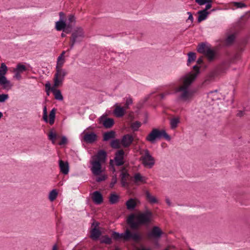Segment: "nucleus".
I'll use <instances>...</instances> for the list:
<instances>
[{
    "instance_id": "1",
    "label": "nucleus",
    "mask_w": 250,
    "mask_h": 250,
    "mask_svg": "<svg viewBox=\"0 0 250 250\" xmlns=\"http://www.w3.org/2000/svg\"><path fill=\"white\" fill-rule=\"evenodd\" d=\"M193 68L195 72L182 76L180 79L181 85L175 89V92L178 93V100L183 102H189L193 97V93L189 87L199 73V67L194 65Z\"/></svg>"
},
{
    "instance_id": "2",
    "label": "nucleus",
    "mask_w": 250,
    "mask_h": 250,
    "mask_svg": "<svg viewBox=\"0 0 250 250\" xmlns=\"http://www.w3.org/2000/svg\"><path fill=\"white\" fill-rule=\"evenodd\" d=\"M152 212L149 210L140 212L137 215L132 213L127 218V223L133 229H137L140 226H147L151 222Z\"/></svg>"
},
{
    "instance_id": "3",
    "label": "nucleus",
    "mask_w": 250,
    "mask_h": 250,
    "mask_svg": "<svg viewBox=\"0 0 250 250\" xmlns=\"http://www.w3.org/2000/svg\"><path fill=\"white\" fill-rule=\"evenodd\" d=\"M84 37L85 35L83 29L80 26L76 27L72 31L70 39V49L67 51L73 49L75 44L80 43L83 41Z\"/></svg>"
},
{
    "instance_id": "4",
    "label": "nucleus",
    "mask_w": 250,
    "mask_h": 250,
    "mask_svg": "<svg viewBox=\"0 0 250 250\" xmlns=\"http://www.w3.org/2000/svg\"><path fill=\"white\" fill-rule=\"evenodd\" d=\"M162 137L164 138L167 141H170L171 139L170 136L165 130H159L157 128H154L146 136V140L152 144H154L155 143L156 140H160Z\"/></svg>"
},
{
    "instance_id": "5",
    "label": "nucleus",
    "mask_w": 250,
    "mask_h": 250,
    "mask_svg": "<svg viewBox=\"0 0 250 250\" xmlns=\"http://www.w3.org/2000/svg\"><path fill=\"white\" fill-rule=\"evenodd\" d=\"M141 157L140 161L143 165L146 168H151L155 163V159L150 154L148 149H145L140 152Z\"/></svg>"
},
{
    "instance_id": "6",
    "label": "nucleus",
    "mask_w": 250,
    "mask_h": 250,
    "mask_svg": "<svg viewBox=\"0 0 250 250\" xmlns=\"http://www.w3.org/2000/svg\"><path fill=\"white\" fill-rule=\"evenodd\" d=\"M7 70L6 64L2 63L0 66V85L2 86L3 89L9 90L12 88L13 84L5 77Z\"/></svg>"
},
{
    "instance_id": "7",
    "label": "nucleus",
    "mask_w": 250,
    "mask_h": 250,
    "mask_svg": "<svg viewBox=\"0 0 250 250\" xmlns=\"http://www.w3.org/2000/svg\"><path fill=\"white\" fill-rule=\"evenodd\" d=\"M56 72L54 75L53 81L55 87H58L62 85L65 77L67 74V72L62 68H55Z\"/></svg>"
},
{
    "instance_id": "8",
    "label": "nucleus",
    "mask_w": 250,
    "mask_h": 250,
    "mask_svg": "<svg viewBox=\"0 0 250 250\" xmlns=\"http://www.w3.org/2000/svg\"><path fill=\"white\" fill-rule=\"evenodd\" d=\"M142 237L138 231H131L127 229L124 232V240L125 241H133L138 242L142 240Z\"/></svg>"
},
{
    "instance_id": "9",
    "label": "nucleus",
    "mask_w": 250,
    "mask_h": 250,
    "mask_svg": "<svg viewBox=\"0 0 250 250\" xmlns=\"http://www.w3.org/2000/svg\"><path fill=\"white\" fill-rule=\"evenodd\" d=\"M125 154V152L123 150L121 149L117 151L115 153V156L114 157V160H110V166H111L112 170L113 171H115V168L114 167L113 163L114 161L115 163V165L117 166H121L124 165V156Z\"/></svg>"
},
{
    "instance_id": "10",
    "label": "nucleus",
    "mask_w": 250,
    "mask_h": 250,
    "mask_svg": "<svg viewBox=\"0 0 250 250\" xmlns=\"http://www.w3.org/2000/svg\"><path fill=\"white\" fill-rule=\"evenodd\" d=\"M163 233V231L159 227L157 226H154L152 228L151 230L148 233L147 237L149 239H159L162 236Z\"/></svg>"
},
{
    "instance_id": "11",
    "label": "nucleus",
    "mask_w": 250,
    "mask_h": 250,
    "mask_svg": "<svg viewBox=\"0 0 250 250\" xmlns=\"http://www.w3.org/2000/svg\"><path fill=\"white\" fill-rule=\"evenodd\" d=\"M106 115H103L99 118V121L103 124L105 128H110L114 124V120L112 118H106Z\"/></svg>"
},
{
    "instance_id": "12",
    "label": "nucleus",
    "mask_w": 250,
    "mask_h": 250,
    "mask_svg": "<svg viewBox=\"0 0 250 250\" xmlns=\"http://www.w3.org/2000/svg\"><path fill=\"white\" fill-rule=\"evenodd\" d=\"M92 165L91 170L92 173L94 175H99L103 172L102 163H99V161H92L91 162Z\"/></svg>"
},
{
    "instance_id": "13",
    "label": "nucleus",
    "mask_w": 250,
    "mask_h": 250,
    "mask_svg": "<svg viewBox=\"0 0 250 250\" xmlns=\"http://www.w3.org/2000/svg\"><path fill=\"white\" fill-rule=\"evenodd\" d=\"M97 137L94 132L86 133L83 136V140L87 144H93L97 140Z\"/></svg>"
},
{
    "instance_id": "14",
    "label": "nucleus",
    "mask_w": 250,
    "mask_h": 250,
    "mask_svg": "<svg viewBox=\"0 0 250 250\" xmlns=\"http://www.w3.org/2000/svg\"><path fill=\"white\" fill-rule=\"evenodd\" d=\"M133 140L132 136L127 134L123 137L121 143L124 147H127L132 144Z\"/></svg>"
},
{
    "instance_id": "15",
    "label": "nucleus",
    "mask_w": 250,
    "mask_h": 250,
    "mask_svg": "<svg viewBox=\"0 0 250 250\" xmlns=\"http://www.w3.org/2000/svg\"><path fill=\"white\" fill-rule=\"evenodd\" d=\"M129 176V174L125 170V168L123 167L121 170V173L120 174L121 182L123 187H125L128 186V184L127 182V179Z\"/></svg>"
},
{
    "instance_id": "16",
    "label": "nucleus",
    "mask_w": 250,
    "mask_h": 250,
    "mask_svg": "<svg viewBox=\"0 0 250 250\" xmlns=\"http://www.w3.org/2000/svg\"><path fill=\"white\" fill-rule=\"evenodd\" d=\"M107 157V153L104 150H99L96 155V160L95 161H99V163L104 164L105 162Z\"/></svg>"
},
{
    "instance_id": "17",
    "label": "nucleus",
    "mask_w": 250,
    "mask_h": 250,
    "mask_svg": "<svg viewBox=\"0 0 250 250\" xmlns=\"http://www.w3.org/2000/svg\"><path fill=\"white\" fill-rule=\"evenodd\" d=\"M92 199L93 201L97 205H100L103 202V196L99 191H95L93 193Z\"/></svg>"
},
{
    "instance_id": "18",
    "label": "nucleus",
    "mask_w": 250,
    "mask_h": 250,
    "mask_svg": "<svg viewBox=\"0 0 250 250\" xmlns=\"http://www.w3.org/2000/svg\"><path fill=\"white\" fill-rule=\"evenodd\" d=\"M59 167L60 171L63 174H67L69 172V165L67 162H64L62 160H59Z\"/></svg>"
},
{
    "instance_id": "19",
    "label": "nucleus",
    "mask_w": 250,
    "mask_h": 250,
    "mask_svg": "<svg viewBox=\"0 0 250 250\" xmlns=\"http://www.w3.org/2000/svg\"><path fill=\"white\" fill-rule=\"evenodd\" d=\"M125 109L123 107L116 104L113 113L117 117H122L125 115Z\"/></svg>"
},
{
    "instance_id": "20",
    "label": "nucleus",
    "mask_w": 250,
    "mask_h": 250,
    "mask_svg": "<svg viewBox=\"0 0 250 250\" xmlns=\"http://www.w3.org/2000/svg\"><path fill=\"white\" fill-rule=\"evenodd\" d=\"M208 97L212 101H215L221 99L222 95L220 93H218V91L217 90H215L208 92Z\"/></svg>"
},
{
    "instance_id": "21",
    "label": "nucleus",
    "mask_w": 250,
    "mask_h": 250,
    "mask_svg": "<svg viewBox=\"0 0 250 250\" xmlns=\"http://www.w3.org/2000/svg\"><path fill=\"white\" fill-rule=\"evenodd\" d=\"M137 200L134 198H130L128 200L125 205L126 208L128 210H134L137 206Z\"/></svg>"
},
{
    "instance_id": "22",
    "label": "nucleus",
    "mask_w": 250,
    "mask_h": 250,
    "mask_svg": "<svg viewBox=\"0 0 250 250\" xmlns=\"http://www.w3.org/2000/svg\"><path fill=\"white\" fill-rule=\"evenodd\" d=\"M56 87L54 85L52 87L51 91L53 93L55 99L59 101H62L63 99L61 91L59 89H56Z\"/></svg>"
},
{
    "instance_id": "23",
    "label": "nucleus",
    "mask_w": 250,
    "mask_h": 250,
    "mask_svg": "<svg viewBox=\"0 0 250 250\" xmlns=\"http://www.w3.org/2000/svg\"><path fill=\"white\" fill-rule=\"evenodd\" d=\"M115 137V132L113 130H111L105 132L103 135V141H107L110 139H113Z\"/></svg>"
},
{
    "instance_id": "24",
    "label": "nucleus",
    "mask_w": 250,
    "mask_h": 250,
    "mask_svg": "<svg viewBox=\"0 0 250 250\" xmlns=\"http://www.w3.org/2000/svg\"><path fill=\"white\" fill-rule=\"evenodd\" d=\"M198 13L199 15L198 18V22H200L207 19L208 15L209 14V12L202 10L199 11Z\"/></svg>"
},
{
    "instance_id": "25",
    "label": "nucleus",
    "mask_w": 250,
    "mask_h": 250,
    "mask_svg": "<svg viewBox=\"0 0 250 250\" xmlns=\"http://www.w3.org/2000/svg\"><path fill=\"white\" fill-rule=\"evenodd\" d=\"M146 197V200L152 204L157 203L158 202V200L156 198V197L153 195H152L150 193L146 190L145 192Z\"/></svg>"
},
{
    "instance_id": "26",
    "label": "nucleus",
    "mask_w": 250,
    "mask_h": 250,
    "mask_svg": "<svg viewBox=\"0 0 250 250\" xmlns=\"http://www.w3.org/2000/svg\"><path fill=\"white\" fill-rule=\"evenodd\" d=\"M209 62L212 61L215 57L214 51L210 48L207 49L206 52L204 54Z\"/></svg>"
},
{
    "instance_id": "27",
    "label": "nucleus",
    "mask_w": 250,
    "mask_h": 250,
    "mask_svg": "<svg viewBox=\"0 0 250 250\" xmlns=\"http://www.w3.org/2000/svg\"><path fill=\"white\" fill-rule=\"evenodd\" d=\"M134 183L137 184L139 182H142L143 183H146V178L145 177L142 176L139 173H137L135 174L134 176Z\"/></svg>"
},
{
    "instance_id": "28",
    "label": "nucleus",
    "mask_w": 250,
    "mask_h": 250,
    "mask_svg": "<svg viewBox=\"0 0 250 250\" xmlns=\"http://www.w3.org/2000/svg\"><path fill=\"white\" fill-rule=\"evenodd\" d=\"M66 24L64 21L60 20L56 22V29L57 31H62Z\"/></svg>"
},
{
    "instance_id": "29",
    "label": "nucleus",
    "mask_w": 250,
    "mask_h": 250,
    "mask_svg": "<svg viewBox=\"0 0 250 250\" xmlns=\"http://www.w3.org/2000/svg\"><path fill=\"white\" fill-rule=\"evenodd\" d=\"M180 123V118L179 117H174L170 120V125L171 129L176 128L178 124Z\"/></svg>"
},
{
    "instance_id": "30",
    "label": "nucleus",
    "mask_w": 250,
    "mask_h": 250,
    "mask_svg": "<svg viewBox=\"0 0 250 250\" xmlns=\"http://www.w3.org/2000/svg\"><path fill=\"white\" fill-rule=\"evenodd\" d=\"M101 235V232L96 228H93L91 231V237L93 239H97Z\"/></svg>"
},
{
    "instance_id": "31",
    "label": "nucleus",
    "mask_w": 250,
    "mask_h": 250,
    "mask_svg": "<svg viewBox=\"0 0 250 250\" xmlns=\"http://www.w3.org/2000/svg\"><path fill=\"white\" fill-rule=\"evenodd\" d=\"M209 48L206 46L204 42H202L199 44L197 47V51L200 53L205 54L206 52L207 49Z\"/></svg>"
},
{
    "instance_id": "32",
    "label": "nucleus",
    "mask_w": 250,
    "mask_h": 250,
    "mask_svg": "<svg viewBox=\"0 0 250 250\" xmlns=\"http://www.w3.org/2000/svg\"><path fill=\"white\" fill-rule=\"evenodd\" d=\"M56 112V109L54 108H53L51 111H50L49 115V119L48 120V122L50 125H52L54 124L55 122V114Z\"/></svg>"
},
{
    "instance_id": "33",
    "label": "nucleus",
    "mask_w": 250,
    "mask_h": 250,
    "mask_svg": "<svg viewBox=\"0 0 250 250\" xmlns=\"http://www.w3.org/2000/svg\"><path fill=\"white\" fill-rule=\"evenodd\" d=\"M119 196L115 193H111L109 198V201L111 204L117 203L119 200Z\"/></svg>"
},
{
    "instance_id": "34",
    "label": "nucleus",
    "mask_w": 250,
    "mask_h": 250,
    "mask_svg": "<svg viewBox=\"0 0 250 250\" xmlns=\"http://www.w3.org/2000/svg\"><path fill=\"white\" fill-rule=\"evenodd\" d=\"M100 242L102 244H111L112 242L111 239L107 235L102 236L100 238Z\"/></svg>"
},
{
    "instance_id": "35",
    "label": "nucleus",
    "mask_w": 250,
    "mask_h": 250,
    "mask_svg": "<svg viewBox=\"0 0 250 250\" xmlns=\"http://www.w3.org/2000/svg\"><path fill=\"white\" fill-rule=\"evenodd\" d=\"M121 144V143L119 139H115V140H112L110 142V146L113 148L117 149V148H120V147H121L120 144Z\"/></svg>"
},
{
    "instance_id": "36",
    "label": "nucleus",
    "mask_w": 250,
    "mask_h": 250,
    "mask_svg": "<svg viewBox=\"0 0 250 250\" xmlns=\"http://www.w3.org/2000/svg\"><path fill=\"white\" fill-rule=\"evenodd\" d=\"M188 60L187 62V65H189L191 62L195 61L196 59V54L192 52H190L188 54Z\"/></svg>"
},
{
    "instance_id": "37",
    "label": "nucleus",
    "mask_w": 250,
    "mask_h": 250,
    "mask_svg": "<svg viewBox=\"0 0 250 250\" xmlns=\"http://www.w3.org/2000/svg\"><path fill=\"white\" fill-rule=\"evenodd\" d=\"M48 139L52 142V144H54L55 143V140L57 137V134L52 130H51L48 135Z\"/></svg>"
},
{
    "instance_id": "38",
    "label": "nucleus",
    "mask_w": 250,
    "mask_h": 250,
    "mask_svg": "<svg viewBox=\"0 0 250 250\" xmlns=\"http://www.w3.org/2000/svg\"><path fill=\"white\" fill-rule=\"evenodd\" d=\"M14 70L19 72L22 73L26 70V67L24 65L19 63L17 64L16 68H14Z\"/></svg>"
},
{
    "instance_id": "39",
    "label": "nucleus",
    "mask_w": 250,
    "mask_h": 250,
    "mask_svg": "<svg viewBox=\"0 0 250 250\" xmlns=\"http://www.w3.org/2000/svg\"><path fill=\"white\" fill-rule=\"evenodd\" d=\"M58 195V192L56 189H53L49 194V199L51 201L55 200Z\"/></svg>"
},
{
    "instance_id": "40",
    "label": "nucleus",
    "mask_w": 250,
    "mask_h": 250,
    "mask_svg": "<svg viewBox=\"0 0 250 250\" xmlns=\"http://www.w3.org/2000/svg\"><path fill=\"white\" fill-rule=\"evenodd\" d=\"M235 39V36L231 34L229 36L226 40V44L227 45H230L232 44Z\"/></svg>"
},
{
    "instance_id": "41",
    "label": "nucleus",
    "mask_w": 250,
    "mask_h": 250,
    "mask_svg": "<svg viewBox=\"0 0 250 250\" xmlns=\"http://www.w3.org/2000/svg\"><path fill=\"white\" fill-rule=\"evenodd\" d=\"M112 236L115 240H116L120 239L124 240V233H119L114 231L112 233Z\"/></svg>"
},
{
    "instance_id": "42",
    "label": "nucleus",
    "mask_w": 250,
    "mask_h": 250,
    "mask_svg": "<svg viewBox=\"0 0 250 250\" xmlns=\"http://www.w3.org/2000/svg\"><path fill=\"white\" fill-rule=\"evenodd\" d=\"M64 62V58H61V59H59V57H58L57 64L55 68H62Z\"/></svg>"
},
{
    "instance_id": "43",
    "label": "nucleus",
    "mask_w": 250,
    "mask_h": 250,
    "mask_svg": "<svg viewBox=\"0 0 250 250\" xmlns=\"http://www.w3.org/2000/svg\"><path fill=\"white\" fill-rule=\"evenodd\" d=\"M214 74H210L207 77V78L205 79V80L203 83V84L204 85H207L210 83L212 81L214 78Z\"/></svg>"
},
{
    "instance_id": "44",
    "label": "nucleus",
    "mask_w": 250,
    "mask_h": 250,
    "mask_svg": "<svg viewBox=\"0 0 250 250\" xmlns=\"http://www.w3.org/2000/svg\"><path fill=\"white\" fill-rule=\"evenodd\" d=\"M73 25L70 24H67L66 26L62 30L63 32L66 34H69L72 31Z\"/></svg>"
},
{
    "instance_id": "45",
    "label": "nucleus",
    "mask_w": 250,
    "mask_h": 250,
    "mask_svg": "<svg viewBox=\"0 0 250 250\" xmlns=\"http://www.w3.org/2000/svg\"><path fill=\"white\" fill-rule=\"evenodd\" d=\"M99 176L96 178V181L98 182H101L104 181L107 178V175L104 173L103 174H100Z\"/></svg>"
},
{
    "instance_id": "46",
    "label": "nucleus",
    "mask_w": 250,
    "mask_h": 250,
    "mask_svg": "<svg viewBox=\"0 0 250 250\" xmlns=\"http://www.w3.org/2000/svg\"><path fill=\"white\" fill-rule=\"evenodd\" d=\"M132 99L131 98H128L126 99L125 106L123 107L126 110L129 108V106L132 104Z\"/></svg>"
},
{
    "instance_id": "47",
    "label": "nucleus",
    "mask_w": 250,
    "mask_h": 250,
    "mask_svg": "<svg viewBox=\"0 0 250 250\" xmlns=\"http://www.w3.org/2000/svg\"><path fill=\"white\" fill-rule=\"evenodd\" d=\"M43 120L46 123L48 122L47 111L46 106H44L43 108Z\"/></svg>"
},
{
    "instance_id": "48",
    "label": "nucleus",
    "mask_w": 250,
    "mask_h": 250,
    "mask_svg": "<svg viewBox=\"0 0 250 250\" xmlns=\"http://www.w3.org/2000/svg\"><path fill=\"white\" fill-rule=\"evenodd\" d=\"M141 126V123L138 121L133 123L131 125V128L133 130L136 131Z\"/></svg>"
},
{
    "instance_id": "49",
    "label": "nucleus",
    "mask_w": 250,
    "mask_h": 250,
    "mask_svg": "<svg viewBox=\"0 0 250 250\" xmlns=\"http://www.w3.org/2000/svg\"><path fill=\"white\" fill-rule=\"evenodd\" d=\"M75 23V18L73 15H70L68 18V23L67 24H73Z\"/></svg>"
},
{
    "instance_id": "50",
    "label": "nucleus",
    "mask_w": 250,
    "mask_h": 250,
    "mask_svg": "<svg viewBox=\"0 0 250 250\" xmlns=\"http://www.w3.org/2000/svg\"><path fill=\"white\" fill-rule=\"evenodd\" d=\"M233 4L237 8H243L246 7V5L242 2H233Z\"/></svg>"
},
{
    "instance_id": "51",
    "label": "nucleus",
    "mask_w": 250,
    "mask_h": 250,
    "mask_svg": "<svg viewBox=\"0 0 250 250\" xmlns=\"http://www.w3.org/2000/svg\"><path fill=\"white\" fill-rule=\"evenodd\" d=\"M9 98L8 95L6 94H0V103L4 102Z\"/></svg>"
},
{
    "instance_id": "52",
    "label": "nucleus",
    "mask_w": 250,
    "mask_h": 250,
    "mask_svg": "<svg viewBox=\"0 0 250 250\" xmlns=\"http://www.w3.org/2000/svg\"><path fill=\"white\" fill-rule=\"evenodd\" d=\"M195 1L200 5H204L208 2H212V0H195Z\"/></svg>"
},
{
    "instance_id": "53",
    "label": "nucleus",
    "mask_w": 250,
    "mask_h": 250,
    "mask_svg": "<svg viewBox=\"0 0 250 250\" xmlns=\"http://www.w3.org/2000/svg\"><path fill=\"white\" fill-rule=\"evenodd\" d=\"M117 176L115 175L112 177L111 182L110 184V187L112 188L114 186L115 184L117 183Z\"/></svg>"
},
{
    "instance_id": "54",
    "label": "nucleus",
    "mask_w": 250,
    "mask_h": 250,
    "mask_svg": "<svg viewBox=\"0 0 250 250\" xmlns=\"http://www.w3.org/2000/svg\"><path fill=\"white\" fill-rule=\"evenodd\" d=\"M66 143H67L66 138L65 136H63L62 138L61 141L59 143V145L60 146H62V145L66 144Z\"/></svg>"
},
{
    "instance_id": "55",
    "label": "nucleus",
    "mask_w": 250,
    "mask_h": 250,
    "mask_svg": "<svg viewBox=\"0 0 250 250\" xmlns=\"http://www.w3.org/2000/svg\"><path fill=\"white\" fill-rule=\"evenodd\" d=\"M45 87H46V89L47 94L48 95H49V93L48 91L49 90L51 91V88H52V87H51L50 83L49 82H48L47 83H46L45 84Z\"/></svg>"
},
{
    "instance_id": "56",
    "label": "nucleus",
    "mask_w": 250,
    "mask_h": 250,
    "mask_svg": "<svg viewBox=\"0 0 250 250\" xmlns=\"http://www.w3.org/2000/svg\"><path fill=\"white\" fill-rule=\"evenodd\" d=\"M212 2H208L206 3V7L203 10H205V11H207L212 6Z\"/></svg>"
},
{
    "instance_id": "57",
    "label": "nucleus",
    "mask_w": 250,
    "mask_h": 250,
    "mask_svg": "<svg viewBox=\"0 0 250 250\" xmlns=\"http://www.w3.org/2000/svg\"><path fill=\"white\" fill-rule=\"evenodd\" d=\"M14 72L15 73L14 77L18 80H20L21 78V76L20 74V72H19L17 71L14 70Z\"/></svg>"
},
{
    "instance_id": "58",
    "label": "nucleus",
    "mask_w": 250,
    "mask_h": 250,
    "mask_svg": "<svg viewBox=\"0 0 250 250\" xmlns=\"http://www.w3.org/2000/svg\"><path fill=\"white\" fill-rule=\"evenodd\" d=\"M60 16V20L64 21L65 19V14L62 12H61L59 13Z\"/></svg>"
},
{
    "instance_id": "59",
    "label": "nucleus",
    "mask_w": 250,
    "mask_h": 250,
    "mask_svg": "<svg viewBox=\"0 0 250 250\" xmlns=\"http://www.w3.org/2000/svg\"><path fill=\"white\" fill-rule=\"evenodd\" d=\"M188 20H190L191 22H192L193 21V18L191 13L188 12Z\"/></svg>"
},
{
    "instance_id": "60",
    "label": "nucleus",
    "mask_w": 250,
    "mask_h": 250,
    "mask_svg": "<svg viewBox=\"0 0 250 250\" xmlns=\"http://www.w3.org/2000/svg\"><path fill=\"white\" fill-rule=\"evenodd\" d=\"M244 112L243 111L239 110V111H238V112L237 114V116L238 117H242L244 115Z\"/></svg>"
},
{
    "instance_id": "61",
    "label": "nucleus",
    "mask_w": 250,
    "mask_h": 250,
    "mask_svg": "<svg viewBox=\"0 0 250 250\" xmlns=\"http://www.w3.org/2000/svg\"><path fill=\"white\" fill-rule=\"evenodd\" d=\"M203 62V57H201L198 59L197 61V63L198 64H201Z\"/></svg>"
},
{
    "instance_id": "62",
    "label": "nucleus",
    "mask_w": 250,
    "mask_h": 250,
    "mask_svg": "<svg viewBox=\"0 0 250 250\" xmlns=\"http://www.w3.org/2000/svg\"><path fill=\"white\" fill-rule=\"evenodd\" d=\"M65 53V51H63L62 52V53L60 54V55L58 57H59V59H61V58H64V55Z\"/></svg>"
},
{
    "instance_id": "63",
    "label": "nucleus",
    "mask_w": 250,
    "mask_h": 250,
    "mask_svg": "<svg viewBox=\"0 0 250 250\" xmlns=\"http://www.w3.org/2000/svg\"><path fill=\"white\" fill-rule=\"evenodd\" d=\"M169 94V93H162L160 94V97L162 99H164L165 98V97L166 96V95H168Z\"/></svg>"
},
{
    "instance_id": "64",
    "label": "nucleus",
    "mask_w": 250,
    "mask_h": 250,
    "mask_svg": "<svg viewBox=\"0 0 250 250\" xmlns=\"http://www.w3.org/2000/svg\"><path fill=\"white\" fill-rule=\"evenodd\" d=\"M166 202L167 203V204L168 205V206H170L171 205V202H170V200L168 199V198H167L166 199Z\"/></svg>"
}]
</instances>
